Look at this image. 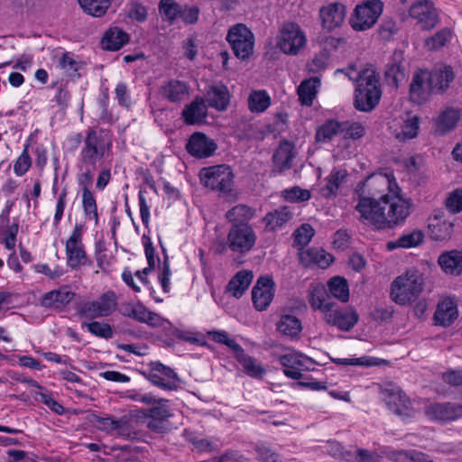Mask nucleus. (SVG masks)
<instances>
[{
    "label": "nucleus",
    "mask_w": 462,
    "mask_h": 462,
    "mask_svg": "<svg viewBox=\"0 0 462 462\" xmlns=\"http://www.w3.org/2000/svg\"><path fill=\"white\" fill-rule=\"evenodd\" d=\"M400 190L392 172H374L359 182L355 194V209L359 219L377 229H390L402 224L411 214V201L393 191Z\"/></svg>",
    "instance_id": "1"
},
{
    "label": "nucleus",
    "mask_w": 462,
    "mask_h": 462,
    "mask_svg": "<svg viewBox=\"0 0 462 462\" xmlns=\"http://www.w3.org/2000/svg\"><path fill=\"white\" fill-rule=\"evenodd\" d=\"M74 142L77 145L82 143L78 162L97 168L104 159L110 155L113 147V139L109 132L96 127L88 128L84 137L81 134H77Z\"/></svg>",
    "instance_id": "2"
},
{
    "label": "nucleus",
    "mask_w": 462,
    "mask_h": 462,
    "mask_svg": "<svg viewBox=\"0 0 462 462\" xmlns=\"http://www.w3.org/2000/svg\"><path fill=\"white\" fill-rule=\"evenodd\" d=\"M356 82L354 106L363 112L372 111L380 102L382 89L380 77L373 67L362 69L356 76L349 75Z\"/></svg>",
    "instance_id": "3"
},
{
    "label": "nucleus",
    "mask_w": 462,
    "mask_h": 462,
    "mask_svg": "<svg viewBox=\"0 0 462 462\" xmlns=\"http://www.w3.org/2000/svg\"><path fill=\"white\" fill-rule=\"evenodd\" d=\"M422 290V275L418 271H408L392 282L391 297L397 304L404 305L415 300Z\"/></svg>",
    "instance_id": "4"
},
{
    "label": "nucleus",
    "mask_w": 462,
    "mask_h": 462,
    "mask_svg": "<svg viewBox=\"0 0 462 462\" xmlns=\"http://www.w3.org/2000/svg\"><path fill=\"white\" fill-rule=\"evenodd\" d=\"M92 423L98 430L124 439L133 440L139 437L134 421L127 416L116 419L111 415H94Z\"/></svg>",
    "instance_id": "5"
},
{
    "label": "nucleus",
    "mask_w": 462,
    "mask_h": 462,
    "mask_svg": "<svg viewBox=\"0 0 462 462\" xmlns=\"http://www.w3.org/2000/svg\"><path fill=\"white\" fill-rule=\"evenodd\" d=\"M201 183L211 190L226 195L234 186V173L232 169L225 164L203 168L199 172Z\"/></svg>",
    "instance_id": "6"
},
{
    "label": "nucleus",
    "mask_w": 462,
    "mask_h": 462,
    "mask_svg": "<svg viewBox=\"0 0 462 462\" xmlns=\"http://www.w3.org/2000/svg\"><path fill=\"white\" fill-rule=\"evenodd\" d=\"M226 41L236 55L240 60H245L254 52V35L243 23L232 26L226 34Z\"/></svg>",
    "instance_id": "7"
},
{
    "label": "nucleus",
    "mask_w": 462,
    "mask_h": 462,
    "mask_svg": "<svg viewBox=\"0 0 462 462\" xmlns=\"http://www.w3.org/2000/svg\"><path fill=\"white\" fill-rule=\"evenodd\" d=\"M383 10L381 0H367L357 5L351 18V26L355 31H365L372 28Z\"/></svg>",
    "instance_id": "8"
},
{
    "label": "nucleus",
    "mask_w": 462,
    "mask_h": 462,
    "mask_svg": "<svg viewBox=\"0 0 462 462\" xmlns=\"http://www.w3.org/2000/svg\"><path fill=\"white\" fill-rule=\"evenodd\" d=\"M307 39L296 23H284L277 36V47L287 55H297L306 45Z\"/></svg>",
    "instance_id": "9"
},
{
    "label": "nucleus",
    "mask_w": 462,
    "mask_h": 462,
    "mask_svg": "<svg viewBox=\"0 0 462 462\" xmlns=\"http://www.w3.org/2000/svg\"><path fill=\"white\" fill-rule=\"evenodd\" d=\"M229 250L239 254L249 253L255 245L257 235L250 224L231 226L228 233Z\"/></svg>",
    "instance_id": "10"
},
{
    "label": "nucleus",
    "mask_w": 462,
    "mask_h": 462,
    "mask_svg": "<svg viewBox=\"0 0 462 462\" xmlns=\"http://www.w3.org/2000/svg\"><path fill=\"white\" fill-rule=\"evenodd\" d=\"M388 409L394 414L406 419L414 415L411 400L397 386L385 387L381 392Z\"/></svg>",
    "instance_id": "11"
},
{
    "label": "nucleus",
    "mask_w": 462,
    "mask_h": 462,
    "mask_svg": "<svg viewBox=\"0 0 462 462\" xmlns=\"http://www.w3.org/2000/svg\"><path fill=\"white\" fill-rule=\"evenodd\" d=\"M409 94L411 100L417 105L424 104L432 95H437L429 76V69H419L413 73Z\"/></svg>",
    "instance_id": "12"
},
{
    "label": "nucleus",
    "mask_w": 462,
    "mask_h": 462,
    "mask_svg": "<svg viewBox=\"0 0 462 462\" xmlns=\"http://www.w3.org/2000/svg\"><path fill=\"white\" fill-rule=\"evenodd\" d=\"M117 308V297L115 291L104 292L97 300L82 305L81 313L88 318H104L111 315Z\"/></svg>",
    "instance_id": "13"
},
{
    "label": "nucleus",
    "mask_w": 462,
    "mask_h": 462,
    "mask_svg": "<svg viewBox=\"0 0 462 462\" xmlns=\"http://www.w3.org/2000/svg\"><path fill=\"white\" fill-rule=\"evenodd\" d=\"M391 134L400 142L415 138L419 134L420 117L407 113L393 119L389 124Z\"/></svg>",
    "instance_id": "14"
},
{
    "label": "nucleus",
    "mask_w": 462,
    "mask_h": 462,
    "mask_svg": "<svg viewBox=\"0 0 462 462\" xmlns=\"http://www.w3.org/2000/svg\"><path fill=\"white\" fill-rule=\"evenodd\" d=\"M119 311L125 317L152 328H159L163 324V319L159 314L149 310L141 301L124 302L121 304Z\"/></svg>",
    "instance_id": "15"
},
{
    "label": "nucleus",
    "mask_w": 462,
    "mask_h": 462,
    "mask_svg": "<svg viewBox=\"0 0 462 462\" xmlns=\"http://www.w3.org/2000/svg\"><path fill=\"white\" fill-rule=\"evenodd\" d=\"M325 322L330 326L337 328L340 331H350L358 322L359 315L352 308L332 307L331 310L323 317Z\"/></svg>",
    "instance_id": "16"
},
{
    "label": "nucleus",
    "mask_w": 462,
    "mask_h": 462,
    "mask_svg": "<svg viewBox=\"0 0 462 462\" xmlns=\"http://www.w3.org/2000/svg\"><path fill=\"white\" fill-rule=\"evenodd\" d=\"M279 362L283 367V374L294 380L302 378L301 371L309 370V365L313 364L311 358L298 352L282 355Z\"/></svg>",
    "instance_id": "17"
},
{
    "label": "nucleus",
    "mask_w": 462,
    "mask_h": 462,
    "mask_svg": "<svg viewBox=\"0 0 462 462\" xmlns=\"http://www.w3.org/2000/svg\"><path fill=\"white\" fill-rule=\"evenodd\" d=\"M217 149V144L216 142L200 132H196L191 134L186 143L187 152L191 156L199 159L212 156Z\"/></svg>",
    "instance_id": "18"
},
{
    "label": "nucleus",
    "mask_w": 462,
    "mask_h": 462,
    "mask_svg": "<svg viewBox=\"0 0 462 462\" xmlns=\"http://www.w3.org/2000/svg\"><path fill=\"white\" fill-rule=\"evenodd\" d=\"M274 282L270 277H260L252 290L254 307L259 310H265L271 304L274 296Z\"/></svg>",
    "instance_id": "19"
},
{
    "label": "nucleus",
    "mask_w": 462,
    "mask_h": 462,
    "mask_svg": "<svg viewBox=\"0 0 462 462\" xmlns=\"http://www.w3.org/2000/svg\"><path fill=\"white\" fill-rule=\"evenodd\" d=\"M425 414L433 420L452 421L462 418V404L444 402L431 403L426 407Z\"/></svg>",
    "instance_id": "20"
},
{
    "label": "nucleus",
    "mask_w": 462,
    "mask_h": 462,
    "mask_svg": "<svg viewBox=\"0 0 462 462\" xmlns=\"http://www.w3.org/2000/svg\"><path fill=\"white\" fill-rule=\"evenodd\" d=\"M410 16L416 19L424 30L433 28L438 23V14L432 3L424 0L412 5L409 11Z\"/></svg>",
    "instance_id": "21"
},
{
    "label": "nucleus",
    "mask_w": 462,
    "mask_h": 462,
    "mask_svg": "<svg viewBox=\"0 0 462 462\" xmlns=\"http://www.w3.org/2000/svg\"><path fill=\"white\" fill-rule=\"evenodd\" d=\"M190 86L187 81L171 79L163 83L161 94L170 103L180 104L190 96Z\"/></svg>",
    "instance_id": "22"
},
{
    "label": "nucleus",
    "mask_w": 462,
    "mask_h": 462,
    "mask_svg": "<svg viewBox=\"0 0 462 462\" xmlns=\"http://www.w3.org/2000/svg\"><path fill=\"white\" fill-rule=\"evenodd\" d=\"M429 76L437 95L445 94L456 77L453 68L445 64H437L429 69Z\"/></svg>",
    "instance_id": "23"
},
{
    "label": "nucleus",
    "mask_w": 462,
    "mask_h": 462,
    "mask_svg": "<svg viewBox=\"0 0 462 462\" xmlns=\"http://www.w3.org/2000/svg\"><path fill=\"white\" fill-rule=\"evenodd\" d=\"M322 26L328 31L340 27L346 17V6L340 3H331L319 10Z\"/></svg>",
    "instance_id": "24"
},
{
    "label": "nucleus",
    "mask_w": 462,
    "mask_h": 462,
    "mask_svg": "<svg viewBox=\"0 0 462 462\" xmlns=\"http://www.w3.org/2000/svg\"><path fill=\"white\" fill-rule=\"evenodd\" d=\"M458 317L457 303L454 298L447 297L440 300L434 313L435 324L447 328Z\"/></svg>",
    "instance_id": "25"
},
{
    "label": "nucleus",
    "mask_w": 462,
    "mask_h": 462,
    "mask_svg": "<svg viewBox=\"0 0 462 462\" xmlns=\"http://www.w3.org/2000/svg\"><path fill=\"white\" fill-rule=\"evenodd\" d=\"M204 100L209 107L225 111L230 103L228 88L223 84L210 85L206 89Z\"/></svg>",
    "instance_id": "26"
},
{
    "label": "nucleus",
    "mask_w": 462,
    "mask_h": 462,
    "mask_svg": "<svg viewBox=\"0 0 462 462\" xmlns=\"http://www.w3.org/2000/svg\"><path fill=\"white\" fill-rule=\"evenodd\" d=\"M75 293L68 287L48 291L41 298V305L48 309H60L72 301Z\"/></svg>",
    "instance_id": "27"
},
{
    "label": "nucleus",
    "mask_w": 462,
    "mask_h": 462,
    "mask_svg": "<svg viewBox=\"0 0 462 462\" xmlns=\"http://www.w3.org/2000/svg\"><path fill=\"white\" fill-rule=\"evenodd\" d=\"M442 215L441 211H438L429 219L428 228L430 236L435 241L448 240L453 233V224L449 221L442 220Z\"/></svg>",
    "instance_id": "28"
},
{
    "label": "nucleus",
    "mask_w": 462,
    "mask_h": 462,
    "mask_svg": "<svg viewBox=\"0 0 462 462\" xmlns=\"http://www.w3.org/2000/svg\"><path fill=\"white\" fill-rule=\"evenodd\" d=\"M300 262L305 267H312L317 265L325 269L333 262V257L325 250L319 248H309L302 250L299 254Z\"/></svg>",
    "instance_id": "29"
},
{
    "label": "nucleus",
    "mask_w": 462,
    "mask_h": 462,
    "mask_svg": "<svg viewBox=\"0 0 462 462\" xmlns=\"http://www.w3.org/2000/svg\"><path fill=\"white\" fill-rule=\"evenodd\" d=\"M208 105L201 97H196L194 100L186 106L181 116L187 125H197L205 121L208 116Z\"/></svg>",
    "instance_id": "30"
},
{
    "label": "nucleus",
    "mask_w": 462,
    "mask_h": 462,
    "mask_svg": "<svg viewBox=\"0 0 462 462\" xmlns=\"http://www.w3.org/2000/svg\"><path fill=\"white\" fill-rule=\"evenodd\" d=\"M309 302L315 310H319L325 316L332 307H335L327 289L322 285L313 287L310 291Z\"/></svg>",
    "instance_id": "31"
},
{
    "label": "nucleus",
    "mask_w": 462,
    "mask_h": 462,
    "mask_svg": "<svg viewBox=\"0 0 462 462\" xmlns=\"http://www.w3.org/2000/svg\"><path fill=\"white\" fill-rule=\"evenodd\" d=\"M253 273L242 270L228 282L226 291L236 299L241 298L248 289L253 280Z\"/></svg>",
    "instance_id": "32"
},
{
    "label": "nucleus",
    "mask_w": 462,
    "mask_h": 462,
    "mask_svg": "<svg viewBox=\"0 0 462 462\" xmlns=\"http://www.w3.org/2000/svg\"><path fill=\"white\" fill-rule=\"evenodd\" d=\"M129 42V35L118 27L109 28L104 34L101 43L105 50L116 51Z\"/></svg>",
    "instance_id": "33"
},
{
    "label": "nucleus",
    "mask_w": 462,
    "mask_h": 462,
    "mask_svg": "<svg viewBox=\"0 0 462 462\" xmlns=\"http://www.w3.org/2000/svg\"><path fill=\"white\" fill-rule=\"evenodd\" d=\"M292 150L291 145L287 142H284L277 148L273 155V171L281 173L291 168L292 159L294 158Z\"/></svg>",
    "instance_id": "34"
},
{
    "label": "nucleus",
    "mask_w": 462,
    "mask_h": 462,
    "mask_svg": "<svg viewBox=\"0 0 462 462\" xmlns=\"http://www.w3.org/2000/svg\"><path fill=\"white\" fill-rule=\"evenodd\" d=\"M277 330L285 337L296 339L302 331L301 321L293 315H282L276 323Z\"/></svg>",
    "instance_id": "35"
},
{
    "label": "nucleus",
    "mask_w": 462,
    "mask_h": 462,
    "mask_svg": "<svg viewBox=\"0 0 462 462\" xmlns=\"http://www.w3.org/2000/svg\"><path fill=\"white\" fill-rule=\"evenodd\" d=\"M293 217V213L288 207H282L273 212L267 213L263 218L265 227L268 230L274 231L283 226Z\"/></svg>",
    "instance_id": "36"
},
{
    "label": "nucleus",
    "mask_w": 462,
    "mask_h": 462,
    "mask_svg": "<svg viewBox=\"0 0 462 462\" xmlns=\"http://www.w3.org/2000/svg\"><path fill=\"white\" fill-rule=\"evenodd\" d=\"M438 262L446 273L458 275L462 273L461 252L456 250L445 252L439 255Z\"/></svg>",
    "instance_id": "37"
},
{
    "label": "nucleus",
    "mask_w": 462,
    "mask_h": 462,
    "mask_svg": "<svg viewBox=\"0 0 462 462\" xmlns=\"http://www.w3.org/2000/svg\"><path fill=\"white\" fill-rule=\"evenodd\" d=\"M254 217L255 209L245 204H238L226 213V218L231 226L249 224Z\"/></svg>",
    "instance_id": "38"
},
{
    "label": "nucleus",
    "mask_w": 462,
    "mask_h": 462,
    "mask_svg": "<svg viewBox=\"0 0 462 462\" xmlns=\"http://www.w3.org/2000/svg\"><path fill=\"white\" fill-rule=\"evenodd\" d=\"M423 240V232L420 229H414L411 232L402 234L395 241L388 242L387 248L389 250L396 248H411L420 245Z\"/></svg>",
    "instance_id": "39"
},
{
    "label": "nucleus",
    "mask_w": 462,
    "mask_h": 462,
    "mask_svg": "<svg viewBox=\"0 0 462 462\" xmlns=\"http://www.w3.org/2000/svg\"><path fill=\"white\" fill-rule=\"evenodd\" d=\"M236 361L242 366L243 372L252 378L261 379L266 373L263 365L245 351L237 356Z\"/></svg>",
    "instance_id": "40"
},
{
    "label": "nucleus",
    "mask_w": 462,
    "mask_h": 462,
    "mask_svg": "<svg viewBox=\"0 0 462 462\" xmlns=\"http://www.w3.org/2000/svg\"><path fill=\"white\" fill-rule=\"evenodd\" d=\"M460 119V113L455 108H447L439 114L436 120V129L441 134L453 130Z\"/></svg>",
    "instance_id": "41"
},
{
    "label": "nucleus",
    "mask_w": 462,
    "mask_h": 462,
    "mask_svg": "<svg viewBox=\"0 0 462 462\" xmlns=\"http://www.w3.org/2000/svg\"><path fill=\"white\" fill-rule=\"evenodd\" d=\"M329 297H333L341 302H346L349 300V287L347 281L340 276L330 278L327 282Z\"/></svg>",
    "instance_id": "42"
},
{
    "label": "nucleus",
    "mask_w": 462,
    "mask_h": 462,
    "mask_svg": "<svg viewBox=\"0 0 462 462\" xmlns=\"http://www.w3.org/2000/svg\"><path fill=\"white\" fill-rule=\"evenodd\" d=\"M320 81L318 78L303 80L298 88L299 100L303 106H311L316 97Z\"/></svg>",
    "instance_id": "43"
},
{
    "label": "nucleus",
    "mask_w": 462,
    "mask_h": 462,
    "mask_svg": "<svg viewBox=\"0 0 462 462\" xmlns=\"http://www.w3.org/2000/svg\"><path fill=\"white\" fill-rule=\"evenodd\" d=\"M347 171L345 169H333L326 178L323 192L326 197L336 195L341 184L346 181Z\"/></svg>",
    "instance_id": "44"
},
{
    "label": "nucleus",
    "mask_w": 462,
    "mask_h": 462,
    "mask_svg": "<svg viewBox=\"0 0 462 462\" xmlns=\"http://www.w3.org/2000/svg\"><path fill=\"white\" fill-rule=\"evenodd\" d=\"M248 108L253 113H263L271 105V97L265 90H254L248 97Z\"/></svg>",
    "instance_id": "45"
},
{
    "label": "nucleus",
    "mask_w": 462,
    "mask_h": 462,
    "mask_svg": "<svg viewBox=\"0 0 462 462\" xmlns=\"http://www.w3.org/2000/svg\"><path fill=\"white\" fill-rule=\"evenodd\" d=\"M337 135L342 136V122L337 120H328L316 132L318 142L329 141Z\"/></svg>",
    "instance_id": "46"
},
{
    "label": "nucleus",
    "mask_w": 462,
    "mask_h": 462,
    "mask_svg": "<svg viewBox=\"0 0 462 462\" xmlns=\"http://www.w3.org/2000/svg\"><path fill=\"white\" fill-rule=\"evenodd\" d=\"M78 2L88 14L101 17L110 7L112 0H78Z\"/></svg>",
    "instance_id": "47"
},
{
    "label": "nucleus",
    "mask_w": 462,
    "mask_h": 462,
    "mask_svg": "<svg viewBox=\"0 0 462 462\" xmlns=\"http://www.w3.org/2000/svg\"><path fill=\"white\" fill-rule=\"evenodd\" d=\"M384 74L385 77L388 79H392L395 85H397L399 81L404 79V66L402 61L401 54L393 55V57L386 65Z\"/></svg>",
    "instance_id": "48"
},
{
    "label": "nucleus",
    "mask_w": 462,
    "mask_h": 462,
    "mask_svg": "<svg viewBox=\"0 0 462 462\" xmlns=\"http://www.w3.org/2000/svg\"><path fill=\"white\" fill-rule=\"evenodd\" d=\"M67 264L75 270L87 263V254L83 245H66Z\"/></svg>",
    "instance_id": "49"
},
{
    "label": "nucleus",
    "mask_w": 462,
    "mask_h": 462,
    "mask_svg": "<svg viewBox=\"0 0 462 462\" xmlns=\"http://www.w3.org/2000/svg\"><path fill=\"white\" fill-rule=\"evenodd\" d=\"M152 404L156 405L145 411V417L153 419L155 420L162 421L171 416V412L169 408L167 400L156 399V402H153Z\"/></svg>",
    "instance_id": "50"
},
{
    "label": "nucleus",
    "mask_w": 462,
    "mask_h": 462,
    "mask_svg": "<svg viewBox=\"0 0 462 462\" xmlns=\"http://www.w3.org/2000/svg\"><path fill=\"white\" fill-rule=\"evenodd\" d=\"M82 207L87 217L98 223L97 205L94 193L89 189H82Z\"/></svg>",
    "instance_id": "51"
},
{
    "label": "nucleus",
    "mask_w": 462,
    "mask_h": 462,
    "mask_svg": "<svg viewBox=\"0 0 462 462\" xmlns=\"http://www.w3.org/2000/svg\"><path fill=\"white\" fill-rule=\"evenodd\" d=\"M393 457L400 462H433L430 456L415 449L397 450Z\"/></svg>",
    "instance_id": "52"
},
{
    "label": "nucleus",
    "mask_w": 462,
    "mask_h": 462,
    "mask_svg": "<svg viewBox=\"0 0 462 462\" xmlns=\"http://www.w3.org/2000/svg\"><path fill=\"white\" fill-rule=\"evenodd\" d=\"M452 33L448 28L442 29L425 42V45L430 51H436L445 46L451 40Z\"/></svg>",
    "instance_id": "53"
},
{
    "label": "nucleus",
    "mask_w": 462,
    "mask_h": 462,
    "mask_svg": "<svg viewBox=\"0 0 462 462\" xmlns=\"http://www.w3.org/2000/svg\"><path fill=\"white\" fill-rule=\"evenodd\" d=\"M180 6L173 0H161L159 4V12L163 20L173 21L180 16Z\"/></svg>",
    "instance_id": "54"
},
{
    "label": "nucleus",
    "mask_w": 462,
    "mask_h": 462,
    "mask_svg": "<svg viewBox=\"0 0 462 462\" xmlns=\"http://www.w3.org/2000/svg\"><path fill=\"white\" fill-rule=\"evenodd\" d=\"M282 197L290 202H303L309 200L311 195L310 190L295 186L284 189L282 191Z\"/></svg>",
    "instance_id": "55"
},
{
    "label": "nucleus",
    "mask_w": 462,
    "mask_h": 462,
    "mask_svg": "<svg viewBox=\"0 0 462 462\" xmlns=\"http://www.w3.org/2000/svg\"><path fill=\"white\" fill-rule=\"evenodd\" d=\"M365 134L364 126L357 122L343 121L342 122V137L358 139Z\"/></svg>",
    "instance_id": "56"
},
{
    "label": "nucleus",
    "mask_w": 462,
    "mask_h": 462,
    "mask_svg": "<svg viewBox=\"0 0 462 462\" xmlns=\"http://www.w3.org/2000/svg\"><path fill=\"white\" fill-rule=\"evenodd\" d=\"M315 231L310 224H303L294 232V243L299 246L307 245L313 237Z\"/></svg>",
    "instance_id": "57"
},
{
    "label": "nucleus",
    "mask_w": 462,
    "mask_h": 462,
    "mask_svg": "<svg viewBox=\"0 0 462 462\" xmlns=\"http://www.w3.org/2000/svg\"><path fill=\"white\" fill-rule=\"evenodd\" d=\"M78 167L80 171V173L78 177L79 185L82 189H89V186H91L93 182L94 171L97 169V167L88 164H80L79 162Z\"/></svg>",
    "instance_id": "58"
},
{
    "label": "nucleus",
    "mask_w": 462,
    "mask_h": 462,
    "mask_svg": "<svg viewBox=\"0 0 462 462\" xmlns=\"http://www.w3.org/2000/svg\"><path fill=\"white\" fill-rule=\"evenodd\" d=\"M85 325L88 328V330L97 337L105 339H109L113 337V330L109 324L93 321Z\"/></svg>",
    "instance_id": "59"
},
{
    "label": "nucleus",
    "mask_w": 462,
    "mask_h": 462,
    "mask_svg": "<svg viewBox=\"0 0 462 462\" xmlns=\"http://www.w3.org/2000/svg\"><path fill=\"white\" fill-rule=\"evenodd\" d=\"M32 165V160L28 152V145H25L23 151L17 158L14 165V171L17 176L24 175Z\"/></svg>",
    "instance_id": "60"
},
{
    "label": "nucleus",
    "mask_w": 462,
    "mask_h": 462,
    "mask_svg": "<svg viewBox=\"0 0 462 462\" xmlns=\"http://www.w3.org/2000/svg\"><path fill=\"white\" fill-rule=\"evenodd\" d=\"M446 207L453 214L462 211V189H457L448 195Z\"/></svg>",
    "instance_id": "61"
},
{
    "label": "nucleus",
    "mask_w": 462,
    "mask_h": 462,
    "mask_svg": "<svg viewBox=\"0 0 462 462\" xmlns=\"http://www.w3.org/2000/svg\"><path fill=\"white\" fill-rule=\"evenodd\" d=\"M255 451L258 459L263 462H278L279 460V455L264 443L256 444Z\"/></svg>",
    "instance_id": "62"
},
{
    "label": "nucleus",
    "mask_w": 462,
    "mask_h": 462,
    "mask_svg": "<svg viewBox=\"0 0 462 462\" xmlns=\"http://www.w3.org/2000/svg\"><path fill=\"white\" fill-rule=\"evenodd\" d=\"M147 14V8L143 5L138 2H133L129 5L128 17L130 19L143 23L146 20Z\"/></svg>",
    "instance_id": "63"
},
{
    "label": "nucleus",
    "mask_w": 462,
    "mask_h": 462,
    "mask_svg": "<svg viewBox=\"0 0 462 462\" xmlns=\"http://www.w3.org/2000/svg\"><path fill=\"white\" fill-rule=\"evenodd\" d=\"M149 380L152 384L163 390L173 391L178 388V383L176 382L162 377L159 374L152 371L149 374Z\"/></svg>",
    "instance_id": "64"
}]
</instances>
